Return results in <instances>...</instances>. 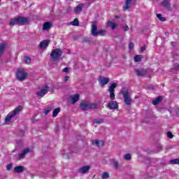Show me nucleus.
<instances>
[{"mask_svg": "<svg viewBox=\"0 0 179 179\" xmlns=\"http://www.w3.org/2000/svg\"><path fill=\"white\" fill-rule=\"evenodd\" d=\"M115 19H120V16L115 15Z\"/></svg>", "mask_w": 179, "mask_h": 179, "instance_id": "47", "label": "nucleus"}, {"mask_svg": "<svg viewBox=\"0 0 179 179\" xmlns=\"http://www.w3.org/2000/svg\"><path fill=\"white\" fill-rule=\"evenodd\" d=\"M135 73L137 76H145L148 73V71L145 69H136Z\"/></svg>", "mask_w": 179, "mask_h": 179, "instance_id": "13", "label": "nucleus"}, {"mask_svg": "<svg viewBox=\"0 0 179 179\" xmlns=\"http://www.w3.org/2000/svg\"><path fill=\"white\" fill-rule=\"evenodd\" d=\"M23 171H24V166H15L13 169V173H16L17 174L23 173Z\"/></svg>", "mask_w": 179, "mask_h": 179, "instance_id": "16", "label": "nucleus"}, {"mask_svg": "<svg viewBox=\"0 0 179 179\" xmlns=\"http://www.w3.org/2000/svg\"><path fill=\"white\" fill-rule=\"evenodd\" d=\"M124 160L129 162V160H131V159H132V156L131 155V154H126L124 155Z\"/></svg>", "mask_w": 179, "mask_h": 179, "instance_id": "32", "label": "nucleus"}, {"mask_svg": "<svg viewBox=\"0 0 179 179\" xmlns=\"http://www.w3.org/2000/svg\"><path fill=\"white\" fill-rule=\"evenodd\" d=\"M115 87H117V83H112L109 87L108 92L110 93V100H115V94H114V92H115Z\"/></svg>", "mask_w": 179, "mask_h": 179, "instance_id": "7", "label": "nucleus"}, {"mask_svg": "<svg viewBox=\"0 0 179 179\" xmlns=\"http://www.w3.org/2000/svg\"><path fill=\"white\" fill-rule=\"evenodd\" d=\"M113 166H114L115 169H118V167H119L118 162L113 159Z\"/></svg>", "mask_w": 179, "mask_h": 179, "instance_id": "36", "label": "nucleus"}, {"mask_svg": "<svg viewBox=\"0 0 179 179\" xmlns=\"http://www.w3.org/2000/svg\"><path fill=\"white\" fill-rule=\"evenodd\" d=\"M131 3L132 0H126L125 4L123 6V10H127V9H129L131 8Z\"/></svg>", "mask_w": 179, "mask_h": 179, "instance_id": "19", "label": "nucleus"}, {"mask_svg": "<svg viewBox=\"0 0 179 179\" xmlns=\"http://www.w3.org/2000/svg\"><path fill=\"white\" fill-rule=\"evenodd\" d=\"M173 69H179V64H175L173 65Z\"/></svg>", "mask_w": 179, "mask_h": 179, "instance_id": "40", "label": "nucleus"}, {"mask_svg": "<svg viewBox=\"0 0 179 179\" xmlns=\"http://www.w3.org/2000/svg\"><path fill=\"white\" fill-rule=\"evenodd\" d=\"M52 23L50 22H46L43 24V30H50V27H52Z\"/></svg>", "mask_w": 179, "mask_h": 179, "instance_id": "20", "label": "nucleus"}, {"mask_svg": "<svg viewBox=\"0 0 179 179\" xmlns=\"http://www.w3.org/2000/svg\"><path fill=\"white\" fill-rule=\"evenodd\" d=\"M80 107L83 111H87L88 110H96V108H97V103H92L87 101H83L80 102Z\"/></svg>", "mask_w": 179, "mask_h": 179, "instance_id": "2", "label": "nucleus"}, {"mask_svg": "<svg viewBox=\"0 0 179 179\" xmlns=\"http://www.w3.org/2000/svg\"><path fill=\"white\" fill-rule=\"evenodd\" d=\"M162 100H163V98L162 96H158L157 99L152 101V104L154 106H157V104H159Z\"/></svg>", "mask_w": 179, "mask_h": 179, "instance_id": "24", "label": "nucleus"}, {"mask_svg": "<svg viewBox=\"0 0 179 179\" xmlns=\"http://www.w3.org/2000/svg\"><path fill=\"white\" fill-rule=\"evenodd\" d=\"M31 121H32V122H36V121H37V120H34V117H33V118L31 119Z\"/></svg>", "mask_w": 179, "mask_h": 179, "instance_id": "46", "label": "nucleus"}, {"mask_svg": "<svg viewBox=\"0 0 179 179\" xmlns=\"http://www.w3.org/2000/svg\"><path fill=\"white\" fill-rule=\"evenodd\" d=\"M159 150H162L163 148H162V146H159Z\"/></svg>", "mask_w": 179, "mask_h": 179, "instance_id": "48", "label": "nucleus"}, {"mask_svg": "<svg viewBox=\"0 0 179 179\" xmlns=\"http://www.w3.org/2000/svg\"><path fill=\"white\" fill-rule=\"evenodd\" d=\"M7 170H10L12 169V164H9L6 166Z\"/></svg>", "mask_w": 179, "mask_h": 179, "instance_id": "41", "label": "nucleus"}, {"mask_svg": "<svg viewBox=\"0 0 179 179\" xmlns=\"http://www.w3.org/2000/svg\"><path fill=\"white\" fill-rule=\"evenodd\" d=\"M92 145H96L98 148H103L104 146L103 141L94 140L92 141Z\"/></svg>", "mask_w": 179, "mask_h": 179, "instance_id": "18", "label": "nucleus"}, {"mask_svg": "<svg viewBox=\"0 0 179 179\" xmlns=\"http://www.w3.org/2000/svg\"><path fill=\"white\" fill-rule=\"evenodd\" d=\"M166 135H167V137L168 138H170V139H173V133H171V131H168L167 132V134H166Z\"/></svg>", "mask_w": 179, "mask_h": 179, "instance_id": "37", "label": "nucleus"}, {"mask_svg": "<svg viewBox=\"0 0 179 179\" xmlns=\"http://www.w3.org/2000/svg\"><path fill=\"white\" fill-rule=\"evenodd\" d=\"M69 79V76H66V77L64 78L65 82L68 81Z\"/></svg>", "mask_w": 179, "mask_h": 179, "instance_id": "44", "label": "nucleus"}, {"mask_svg": "<svg viewBox=\"0 0 179 179\" xmlns=\"http://www.w3.org/2000/svg\"><path fill=\"white\" fill-rule=\"evenodd\" d=\"M77 101H79V94H76L71 96V103L72 104H75Z\"/></svg>", "mask_w": 179, "mask_h": 179, "instance_id": "23", "label": "nucleus"}, {"mask_svg": "<svg viewBox=\"0 0 179 179\" xmlns=\"http://www.w3.org/2000/svg\"><path fill=\"white\" fill-rule=\"evenodd\" d=\"M124 31H128L129 30V27L127 25L124 27Z\"/></svg>", "mask_w": 179, "mask_h": 179, "instance_id": "43", "label": "nucleus"}, {"mask_svg": "<svg viewBox=\"0 0 179 179\" xmlns=\"http://www.w3.org/2000/svg\"><path fill=\"white\" fill-rule=\"evenodd\" d=\"M178 164H179V159H178Z\"/></svg>", "mask_w": 179, "mask_h": 179, "instance_id": "50", "label": "nucleus"}, {"mask_svg": "<svg viewBox=\"0 0 179 179\" xmlns=\"http://www.w3.org/2000/svg\"><path fill=\"white\" fill-rule=\"evenodd\" d=\"M45 114H46V115H47V114H48V113H50V110H45Z\"/></svg>", "mask_w": 179, "mask_h": 179, "instance_id": "45", "label": "nucleus"}, {"mask_svg": "<svg viewBox=\"0 0 179 179\" xmlns=\"http://www.w3.org/2000/svg\"><path fill=\"white\" fill-rule=\"evenodd\" d=\"M49 89H50V87H48V86H45L42 90H41L36 93L37 96H38L39 97H44V96H45V94H47Z\"/></svg>", "mask_w": 179, "mask_h": 179, "instance_id": "11", "label": "nucleus"}, {"mask_svg": "<svg viewBox=\"0 0 179 179\" xmlns=\"http://www.w3.org/2000/svg\"><path fill=\"white\" fill-rule=\"evenodd\" d=\"M161 5L164 6V8H166L168 10H171V4L170 3V0H164Z\"/></svg>", "mask_w": 179, "mask_h": 179, "instance_id": "14", "label": "nucleus"}, {"mask_svg": "<svg viewBox=\"0 0 179 179\" xmlns=\"http://www.w3.org/2000/svg\"><path fill=\"white\" fill-rule=\"evenodd\" d=\"M157 17L160 22H166V18L162 16V14H157Z\"/></svg>", "mask_w": 179, "mask_h": 179, "instance_id": "31", "label": "nucleus"}, {"mask_svg": "<svg viewBox=\"0 0 179 179\" xmlns=\"http://www.w3.org/2000/svg\"><path fill=\"white\" fill-rule=\"evenodd\" d=\"M63 72H65L66 73H68L69 72V68L66 67L63 69Z\"/></svg>", "mask_w": 179, "mask_h": 179, "instance_id": "39", "label": "nucleus"}, {"mask_svg": "<svg viewBox=\"0 0 179 179\" xmlns=\"http://www.w3.org/2000/svg\"><path fill=\"white\" fill-rule=\"evenodd\" d=\"M89 170H90V166H84L78 169V173L81 174H86L89 173Z\"/></svg>", "mask_w": 179, "mask_h": 179, "instance_id": "15", "label": "nucleus"}, {"mask_svg": "<svg viewBox=\"0 0 179 179\" xmlns=\"http://www.w3.org/2000/svg\"><path fill=\"white\" fill-rule=\"evenodd\" d=\"M134 59L135 62H141L142 61V55H136Z\"/></svg>", "mask_w": 179, "mask_h": 179, "instance_id": "29", "label": "nucleus"}, {"mask_svg": "<svg viewBox=\"0 0 179 179\" xmlns=\"http://www.w3.org/2000/svg\"><path fill=\"white\" fill-rule=\"evenodd\" d=\"M72 26H79V20L78 18H75L73 21L70 22Z\"/></svg>", "mask_w": 179, "mask_h": 179, "instance_id": "28", "label": "nucleus"}, {"mask_svg": "<svg viewBox=\"0 0 179 179\" xmlns=\"http://www.w3.org/2000/svg\"><path fill=\"white\" fill-rule=\"evenodd\" d=\"M59 111H61V108H57L53 110V114H52V117H57V115H58V113H59Z\"/></svg>", "mask_w": 179, "mask_h": 179, "instance_id": "27", "label": "nucleus"}, {"mask_svg": "<svg viewBox=\"0 0 179 179\" xmlns=\"http://www.w3.org/2000/svg\"><path fill=\"white\" fill-rule=\"evenodd\" d=\"M5 47H6V43H0V57L3 54V51H5Z\"/></svg>", "mask_w": 179, "mask_h": 179, "instance_id": "22", "label": "nucleus"}, {"mask_svg": "<svg viewBox=\"0 0 179 179\" xmlns=\"http://www.w3.org/2000/svg\"><path fill=\"white\" fill-rule=\"evenodd\" d=\"M20 111H22V106H19L17 107L13 112L8 114L6 117L5 118V122L6 123L10 122V120L13 118V117H15V115H17L19 114Z\"/></svg>", "mask_w": 179, "mask_h": 179, "instance_id": "3", "label": "nucleus"}, {"mask_svg": "<svg viewBox=\"0 0 179 179\" xmlns=\"http://www.w3.org/2000/svg\"><path fill=\"white\" fill-rule=\"evenodd\" d=\"M27 23H29V18L24 17H17L10 20V26H15V24L23 26V24H27Z\"/></svg>", "mask_w": 179, "mask_h": 179, "instance_id": "1", "label": "nucleus"}, {"mask_svg": "<svg viewBox=\"0 0 179 179\" xmlns=\"http://www.w3.org/2000/svg\"><path fill=\"white\" fill-rule=\"evenodd\" d=\"M24 64H30L31 62V59L27 56L24 57Z\"/></svg>", "mask_w": 179, "mask_h": 179, "instance_id": "30", "label": "nucleus"}, {"mask_svg": "<svg viewBox=\"0 0 179 179\" xmlns=\"http://www.w3.org/2000/svg\"><path fill=\"white\" fill-rule=\"evenodd\" d=\"M122 94L125 104L127 106H131V103H132V98H131V94H129V92L128 91H124L122 92Z\"/></svg>", "mask_w": 179, "mask_h": 179, "instance_id": "6", "label": "nucleus"}, {"mask_svg": "<svg viewBox=\"0 0 179 179\" xmlns=\"http://www.w3.org/2000/svg\"><path fill=\"white\" fill-rule=\"evenodd\" d=\"M98 82L100 83L101 87H104V86L110 82V78L100 76L98 79Z\"/></svg>", "mask_w": 179, "mask_h": 179, "instance_id": "9", "label": "nucleus"}, {"mask_svg": "<svg viewBox=\"0 0 179 179\" xmlns=\"http://www.w3.org/2000/svg\"><path fill=\"white\" fill-rule=\"evenodd\" d=\"M106 107L109 108V110H117V108H118V103L117 101H112L108 103Z\"/></svg>", "mask_w": 179, "mask_h": 179, "instance_id": "12", "label": "nucleus"}, {"mask_svg": "<svg viewBox=\"0 0 179 179\" xmlns=\"http://www.w3.org/2000/svg\"><path fill=\"white\" fill-rule=\"evenodd\" d=\"M107 26H110L112 29V30H114V29H115L117 27V25L115 24V23L111 22V21H108Z\"/></svg>", "mask_w": 179, "mask_h": 179, "instance_id": "26", "label": "nucleus"}, {"mask_svg": "<svg viewBox=\"0 0 179 179\" xmlns=\"http://www.w3.org/2000/svg\"><path fill=\"white\" fill-rule=\"evenodd\" d=\"M16 77L18 80L23 81L27 78V73L23 69H18L16 73Z\"/></svg>", "mask_w": 179, "mask_h": 179, "instance_id": "5", "label": "nucleus"}, {"mask_svg": "<svg viewBox=\"0 0 179 179\" xmlns=\"http://www.w3.org/2000/svg\"><path fill=\"white\" fill-rule=\"evenodd\" d=\"M27 153H30V149L29 148H25L22 153H20L18 155V156L15 158L16 160L19 161V160H22V159H24L26 155H27Z\"/></svg>", "mask_w": 179, "mask_h": 179, "instance_id": "10", "label": "nucleus"}, {"mask_svg": "<svg viewBox=\"0 0 179 179\" xmlns=\"http://www.w3.org/2000/svg\"><path fill=\"white\" fill-rule=\"evenodd\" d=\"M94 122H95V124H102V122H104V120L103 119H95Z\"/></svg>", "mask_w": 179, "mask_h": 179, "instance_id": "34", "label": "nucleus"}, {"mask_svg": "<svg viewBox=\"0 0 179 179\" xmlns=\"http://www.w3.org/2000/svg\"><path fill=\"white\" fill-rule=\"evenodd\" d=\"M22 134H24V131H21Z\"/></svg>", "mask_w": 179, "mask_h": 179, "instance_id": "49", "label": "nucleus"}, {"mask_svg": "<svg viewBox=\"0 0 179 179\" xmlns=\"http://www.w3.org/2000/svg\"><path fill=\"white\" fill-rule=\"evenodd\" d=\"M145 50H146V46L144 45L143 47H141V52H143V51H145Z\"/></svg>", "mask_w": 179, "mask_h": 179, "instance_id": "42", "label": "nucleus"}, {"mask_svg": "<svg viewBox=\"0 0 179 179\" xmlns=\"http://www.w3.org/2000/svg\"><path fill=\"white\" fill-rule=\"evenodd\" d=\"M106 34H107V31L104 30V29H100L98 31V34L97 36H106Z\"/></svg>", "mask_w": 179, "mask_h": 179, "instance_id": "25", "label": "nucleus"}, {"mask_svg": "<svg viewBox=\"0 0 179 179\" xmlns=\"http://www.w3.org/2000/svg\"><path fill=\"white\" fill-rule=\"evenodd\" d=\"M129 50H134V43H132V42L129 43Z\"/></svg>", "mask_w": 179, "mask_h": 179, "instance_id": "38", "label": "nucleus"}, {"mask_svg": "<svg viewBox=\"0 0 179 179\" xmlns=\"http://www.w3.org/2000/svg\"><path fill=\"white\" fill-rule=\"evenodd\" d=\"M178 159H173L170 161V164H178Z\"/></svg>", "mask_w": 179, "mask_h": 179, "instance_id": "33", "label": "nucleus"}, {"mask_svg": "<svg viewBox=\"0 0 179 179\" xmlns=\"http://www.w3.org/2000/svg\"><path fill=\"white\" fill-rule=\"evenodd\" d=\"M108 177H110V175L108 174V173L104 172V173L102 174L101 178H102V179H107V178H108Z\"/></svg>", "mask_w": 179, "mask_h": 179, "instance_id": "35", "label": "nucleus"}, {"mask_svg": "<svg viewBox=\"0 0 179 179\" xmlns=\"http://www.w3.org/2000/svg\"><path fill=\"white\" fill-rule=\"evenodd\" d=\"M83 3L78 4L76 8H75V13H79L80 12H82V9H83Z\"/></svg>", "mask_w": 179, "mask_h": 179, "instance_id": "21", "label": "nucleus"}, {"mask_svg": "<svg viewBox=\"0 0 179 179\" xmlns=\"http://www.w3.org/2000/svg\"><path fill=\"white\" fill-rule=\"evenodd\" d=\"M99 31L97 30V22L93 21L92 23L91 34L94 37H97V34Z\"/></svg>", "mask_w": 179, "mask_h": 179, "instance_id": "8", "label": "nucleus"}, {"mask_svg": "<svg viewBox=\"0 0 179 179\" xmlns=\"http://www.w3.org/2000/svg\"><path fill=\"white\" fill-rule=\"evenodd\" d=\"M61 55H62V50L56 48L52 51L50 57L52 58V61H58L61 58Z\"/></svg>", "mask_w": 179, "mask_h": 179, "instance_id": "4", "label": "nucleus"}, {"mask_svg": "<svg viewBox=\"0 0 179 179\" xmlns=\"http://www.w3.org/2000/svg\"><path fill=\"white\" fill-rule=\"evenodd\" d=\"M50 44V41H43L40 43L39 47L41 48V50H45L47 47H48V45Z\"/></svg>", "mask_w": 179, "mask_h": 179, "instance_id": "17", "label": "nucleus"}]
</instances>
